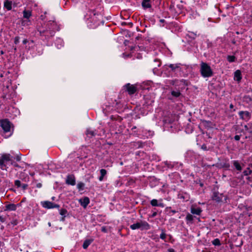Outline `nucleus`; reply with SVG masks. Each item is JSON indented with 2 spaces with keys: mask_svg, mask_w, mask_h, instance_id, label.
Listing matches in <instances>:
<instances>
[{
  "mask_svg": "<svg viewBox=\"0 0 252 252\" xmlns=\"http://www.w3.org/2000/svg\"><path fill=\"white\" fill-rule=\"evenodd\" d=\"M86 22L90 28H95L101 22V15L95 11L94 10L88 9L84 15Z\"/></svg>",
  "mask_w": 252,
  "mask_h": 252,
  "instance_id": "f257e3e1",
  "label": "nucleus"
},
{
  "mask_svg": "<svg viewBox=\"0 0 252 252\" xmlns=\"http://www.w3.org/2000/svg\"><path fill=\"white\" fill-rule=\"evenodd\" d=\"M59 30L56 23L54 21H49L47 24V28L45 31H39L40 33H45V36H52L54 35L55 31Z\"/></svg>",
  "mask_w": 252,
  "mask_h": 252,
  "instance_id": "f03ea898",
  "label": "nucleus"
},
{
  "mask_svg": "<svg viewBox=\"0 0 252 252\" xmlns=\"http://www.w3.org/2000/svg\"><path fill=\"white\" fill-rule=\"evenodd\" d=\"M200 73L201 75L205 77H209L213 75V71L211 67L206 63L202 62L200 64Z\"/></svg>",
  "mask_w": 252,
  "mask_h": 252,
  "instance_id": "7ed1b4c3",
  "label": "nucleus"
},
{
  "mask_svg": "<svg viewBox=\"0 0 252 252\" xmlns=\"http://www.w3.org/2000/svg\"><path fill=\"white\" fill-rule=\"evenodd\" d=\"M13 158L9 154H3L0 158V167L2 169H4L5 166V164L8 162H11L13 160Z\"/></svg>",
  "mask_w": 252,
  "mask_h": 252,
  "instance_id": "20e7f679",
  "label": "nucleus"
},
{
  "mask_svg": "<svg viewBox=\"0 0 252 252\" xmlns=\"http://www.w3.org/2000/svg\"><path fill=\"white\" fill-rule=\"evenodd\" d=\"M0 125L4 131V133L6 134L8 132H10L11 130V124L7 120H3L0 121ZM11 135L10 133L7 135H5V137H8Z\"/></svg>",
  "mask_w": 252,
  "mask_h": 252,
  "instance_id": "39448f33",
  "label": "nucleus"
},
{
  "mask_svg": "<svg viewBox=\"0 0 252 252\" xmlns=\"http://www.w3.org/2000/svg\"><path fill=\"white\" fill-rule=\"evenodd\" d=\"M130 227L132 230L139 228L148 229L149 228V225L146 221H140L131 225Z\"/></svg>",
  "mask_w": 252,
  "mask_h": 252,
  "instance_id": "423d86ee",
  "label": "nucleus"
},
{
  "mask_svg": "<svg viewBox=\"0 0 252 252\" xmlns=\"http://www.w3.org/2000/svg\"><path fill=\"white\" fill-rule=\"evenodd\" d=\"M42 206L45 208L51 209L59 207V206L57 204H55L50 201H44L42 202Z\"/></svg>",
  "mask_w": 252,
  "mask_h": 252,
  "instance_id": "0eeeda50",
  "label": "nucleus"
},
{
  "mask_svg": "<svg viewBox=\"0 0 252 252\" xmlns=\"http://www.w3.org/2000/svg\"><path fill=\"white\" fill-rule=\"evenodd\" d=\"M125 87L130 94L135 93L137 90L136 88L134 85H130V84H127L125 86Z\"/></svg>",
  "mask_w": 252,
  "mask_h": 252,
  "instance_id": "6e6552de",
  "label": "nucleus"
},
{
  "mask_svg": "<svg viewBox=\"0 0 252 252\" xmlns=\"http://www.w3.org/2000/svg\"><path fill=\"white\" fill-rule=\"evenodd\" d=\"M81 205L84 208H86L90 203V199L88 197H85L79 200Z\"/></svg>",
  "mask_w": 252,
  "mask_h": 252,
  "instance_id": "1a4fd4ad",
  "label": "nucleus"
},
{
  "mask_svg": "<svg viewBox=\"0 0 252 252\" xmlns=\"http://www.w3.org/2000/svg\"><path fill=\"white\" fill-rule=\"evenodd\" d=\"M66 183L68 185L74 186L75 184V179L73 175L67 176L66 179Z\"/></svg>",
  "mask_w": 252,
  "mask_h": 252,
  "instance_id": "9d476101",
  "label": "nucleus"
},
{
  "mask_svg": "<svg viewBox=\"0 0 252 252\" xmlns=\"http://www.w3.org/2000/svg\"><path fill=\"white\" fill-rule=\"evenodd\" d=\"M223 197L222 194H220L219 192H214L212 198L217 202H220L222 200Z\"/></svg>",
  "mask_w": 252,
  "mask_h": 252,
  "instance_id": "9b49d317",
  "label": "nucleus"
},
{
  "mask_svg": "<svg viewBox=\"0 0 252 252\" xmlns=\"http://www.w3.org/2000/svg\"><path fill=\"white\" fill-rule=\"evenodd\" d=\"M161 200H160V201H158V200L154 199L151 201V204L153 206H159V207H163L164 204H163V203H162L161 202Z\"/></svg>",
  "mask_w": 252,
  "mask_h": 252,
  "instance_id": "f8f14e48",
  "label": "nucleus"
},
{
  "mask_svg": "<svg viewBox=\"0 0 252 252\" xmlns=\"http://www.w3.org/2000/svg\"><path fill=\"white\" fill-rule=\"evenodd\" d=\"M191 213L193 214L199 215L202 212V210L200 207H195L192 206L191 208Z\"/></svg>",
  "mask_w": 252,
  "mask_h": 252,
  "instance_id": "ddd939ff",
  "label": "nucleus"
},
{
  "mask_svg": "<svg viewBox=\"0 0 252 252\" xmlns=\"http://www.w3.org/2000/svg\"><path fill=\"white\" fill-rule=\"evenodd\" d=\"M242 79L241 73L240 70H237L234 72V79L238 82L240 81Z\"/></svg>",
  "mask_w": 252,
  "mask_h": 252,
  "instance_id": "4468645a",
  "label": "nucleus"
},
{
  "mask_svg": "<svg viewBox=\"0 0 252 252\" xmlns=\"http://www.w3.org/2000/svg\"><path fill=\"white\" fill-rule=\"evenodd\" d=\"M94 239H86L84 242L83 245V248L84 249H86L93 242Z\"/></svg>",
  "mask_w": 252,
  "mask_h": 252,
  "instance_id": "2eb2a0df",
  "label": "nucleus"
},
{
  "mask_svg": "<svg viewBox=\"0 0 252 252\" xmlns=\"http://www.w3.org/2000/svg\"><path fill=\"white\" fill-rule=\"evenodd\" d=\"M150 0H143L142 5L144 8H149L151 7Z\"/></svg>",
  "mask_w": 252,
  "mask_h": 252,
  "instance_id": "dca6fc26",
  "label": "nucleus"
},
{
  "mask_svg": "<svg viewBox=\"0 0 252 252\" xmlns=\"http://www.w3.org/2000/svg\"><path fill=\"white\" fill-rule=\"evenodd\" d=\"M12 2L11 1L5 0L4 3V7L8 10L12 9Z\"/></svg>",
  "mask_w": 252,
  "mask_h": 252,
  "instance_id": "f3484780",
  "label": "nucleus"
},
{
  "mask_svg": "<svg viewBox=\"0 0 252 252\" xmlns=\"http://www.w3.org/2000/svg\"><path fill=\"white\" fill-rule=\"evenodd\" d=\"M239 115L242 119H246L248 118L249 116V113L248 112L245 111H240L239 113Z\"/></svg>",
  "mask_w": 252,
  "mask_h": 252,
  "instance_id": "a211bd4d",
  "label": "nucleus"
},
{
  "mask_svg": "<svg viewBox=\"0 0 252 252\" xmlns=\"http://www.w3.org/2000/svg\"><path fill=\"white\" fill-rule=\"evenodd\" d=\"M100 176L99 177V180L100 181H102L103 180V179H104V176L106 175L107 174V171L104 169H101L100 170Z\"/></svg>",
  "mask_w": 252,
  "mask_h": 252,
  "instance_id": "6ab92c4d",
  "label": "nucleus"
},
{
  "mask_svg": "<svg viewBox=\"0 0 252 252\" xmlns=\"http://www.w3.org/2000/svg\"><path fill=\"white\" fill-rule=\"evenodd\" d=\"M32 15V12L30 10H24L23 11V17L27 19H29Z\"/></svg>",
  "mask_w": 252,
  "mask_h": 252,
  "instance_id": "aec40b11",
  "label": "nucleus"
},
{
  "mask_svg": "<svg viewBox=\"0 0 252 252\" xmlns=\"http://www.w3.org/2000/svg\"><path fill=\"white\" fill-rule=\"evenodd\" d=\"M56 46L58 48H61L63 45V42L62 39L59 38L56 40Z\"/></svg>",
  "mask_w": 252,
  "mask_h": 252,
  "instance_id": "412c9836",
  "label": "nucleus"
},
{
  "mask_svg": "<svg viewBox=\"0 0 252 252\" xmlns=\"http://www.w3.org/2000/svg\"><path fill=\"white\" fill-rule=\"evenodd\" d=\"M6 209L10 211L16 210L17 207L16 205L14 204H8L6 206Z\"/></svg>",
  "mask_w": 252,
  "mask_h": 252,
  "instance_id": "4be33fe9",
  "label": "nucleus"
},
{
  "mask_svg": "<svg viewBox=\"0 0 252 252\" xmlns=\"http://www.w3.org/2000/svg\"><path fill=\"white\" fill-rule=\"evenodd\" d=\"M233 164L237 170L241 171L242 170L241 166L238 161H233Z\"/></svg>",
  "mask_w": 252,
  "mask_h": 252,
  "instance_id": "5701e85b",
  "label": "nucleus"
},
{
  "mask_svg": "<svg viewBox=\"0 0 252 252\" xmlns=\"http://www.w3.org/2000/svg\"><path fill=\"white\" fill-rule=\"evenodd\" d=\"M85 184L82 182H79L77 185V188L80 191L83 190Z\"/></svg>",
  "mask_w": 252,
  "mask_h": 252,
  "instance_id": "b1692460",
  "label": "nucleus"
},
{
  "mask_svg": "<svg viewBox=\"0 0 252 252\" xmlns=\"http://www.w3.org/2000/svg\"><path fill=\"white\" fill-rule=\"evenodd\" d=\"M86 134L88 136H93L94 135L95 133H94V131L93 130L89 128L87 130Z\"/></svg>",
  "mask_w": 252,
  "mask_h": 252,
  "instance_id": "393cba45",
  "label": "nucleus"
},
{
  "mask_svg": "<svg viewBox=\"0 0 252 252\" xmlns=\"http://www.w3.org/2000/svg\"><path fill=\"white\" fill-rule=\"evenodd\" d=\"M169 67L171 68L172 70H175L176 69L179 68V65L178 64H170Z\"/></svg>",
  "mask_w": 252,
  "mask_h": 252,
  "instance_id": "a878e982",
  "label": "nucleus"
},
{
  "mask_svg": "<svg viewBox=\"0 0 252 252\" xmlns=\"http://www.w3.org/2000/svg\"><path fill=\"white\" fill-rule=\"evenodd\" d=\"M171 94L173 96H174L176 97H179L181 95V93L178 91H173L171 92Z\"/></svg>",
  "mask_w": 252,
  "mask_h": 252,
  "instance_id": "bb28decb",
  "label": "nucleus"
},
{
  "mask_svg": "<svg viewBox=\"0 0 252 252\" xmlns=\"http://www.w3.org/2000/svg\"><path fill=\"white\" fill-rule=\"evenodd\" d=\"M212 244L215 246H220V241L218 238L214 239L212 241Z\"/></svg>",
  "mask_w": 252,
  "mask_h": 252,
  "instance_id": "cd10ccee",
  "label": "nucleus"
},
{
  "mask_svg": "<svg viewBox=\"0 0 252 252\" xmlns=\"http://www.w3.org/2000/svg\"><path fill=\"white\" fill-rule=\"evenodd\" d=\"M251 173L252 170L250 169V168H247V169L243 172L244 174L246 176L250 175Z\"/></svg>",
  "mask_w": 252,
  "mask_h": 252,
  "instance_id": "c85d7f7f",
  "label": "nucleus"
},
{
  "mask_svg": "<svg viewBox=\"0 0 252 252\" xmlns=\"http://www.w3.org/2000/svg\"><path fill=\"white\" fill-rule=\"evenodd\" d=\"M193 219V216L189 214H188L186 216V220L189 221H191Z\"/></svg>",
  "mask_w": 252,
  "mask_h": 252,
  "instance_id": "c756f323",
  "label": "nucleus"
},
{
  "mask_svg": "<svg viewBox=\"0 0 252 252\" xmlns=\"http://www.w3.org/2000/svg\"><path fill=\"white\" fill-rule=\"evenodd\" d=\"M235 57L234 56H228L227 57V60L228 62L232 63L235 61Z\"/></svg>",
  "mask_w": 252,
  "mask_h": 252,
  "instance_id": "7c9ffc66",
  "label": "nucleus"
},
{
  "mask_svg": "<svg viewBox=\"0 0 252 252\" xmlns=\"http://www.w3.org/2000/svg\"><path fill=\"white\" fill-rule=\"evenodd\" d=\"M67 213L65 209H62L60 210V214L62 216H64Z\"/></svg>",
  "mask_w": 252,
  "mask_h": 252,
  "instance_id": "2f4dec72",
  "label": "nucleus"
},
{
  "mask_svg": "<svg viewBox=\"0 0 252 252\" xmlns=\"http://www.w3.org/2000/svg\"><path fill=\"white\" fill-rule=\"evenodd\" d=\"M160 238L162 240H165L166 238V234L164 232H162L160 235Z\"/></svg>",
  "mask_w": 252,
  "mask_h": 252,
  "instance_id": "473e14b6",
  "label": "nucleus"
},
{
  "mask_svg": "<svg viewBox=\"0 0 252 252\" xmlns=\"http://www.w3.org/2000/svg\"><path fill=\"white\" fill-rule=\"evenodd\" d=\"M15 185L17 187H20L21 186V182L19 180H16L15 181Z\"/></svg>",
  "mask_w": 252,
  "mask_h": 252,
  "instance_id": "72a5a7b5",
  "label": "nucleus"
},
{
  "mask_svg": "<svg viewBox=\"0 0 252 252\" xmlns=\"http://www.w3.org/2000/svg\"><path fill=\"white\" fill-rule=\"evenodd\" d=\"M240 139V137L239 135H236L234 136V139L236 141H238Z\"/></svg>",
  "mask_w": 252,
  "mask_h": 252,
  "instance_id": "f704fd0d",
  "label": "nucleus"
},
{
  "mask_svg": "<svg viewBox=\"0 0 252 252\" xmlns=\"http://www.w3.org/2000/svg\"><path fill=\"white\" fill-rule=\"evenodd\" d=\"M36 187L38 188H41L42 187V184L41 183H37L36 185Z\"/></svg>",
  "mask_w": 252,
  "mask_h": 252,
  "instance_id": "c9c22d12",
  "label": "nucleus"
},
{
  "mask_svg": "<svg viewBox=\"0 0 252 252\" xmlns=\"http://www.w3.org/2000/svg\"><path fill=\"white\" fill-rule=\"evenodd\" d=\"M27 187H28V185L27 184H23L22 186V187L23 189H26Z\"/></svg>",
  "mask_w": 252,
  "mask_h": 252,
  "instance_id": "e433bc0d",
  "label": "nucleus"
},
{
  "mask_svg": "<svg viewBox=\"0 0 252 252\" xmlns=\"http://www.w3.org/2000/svg\"><path fill=\"white\" fill-rule=\"evenodd\" d=\"M157 213L156 212H155L152 214L151 217L153 218L157 216Z\"/></svg>",
  "mask_w": 252,
  "mask_h": 252,
  "instance_id": "4c0bfd02",
  "label": "nucleus"
},
{
  "mask_svg": "<svg viewBox=\"0 0 252 252\" xmlns=\"http://www.w3.org/2000/svg\"><path fill=\"white\" fill-rule=\"evenodd\" d=\"M101 231H103V232H106V228L105 227H102L101 228Z\"/></svg>",
  "mask_w": 252,
  "mask_h": 252,
  "instance_id": "58836bf2",
  "label": "nucleus"
},
{
  "mask_svg": "<svg viewBox=\"0 0 252 252\" xmlns=\"http://www.w3.org/2000/svg\"><path fill=\"white\" fill-rule=\"evenodd\" d=\"M168 252H175V251H174V249H169L168 250Z\"/></svg>",
  "mask_w": 252,
  "mask_h": 252,
  "instance_id": "ea45409f",
  "label": "nucleus"
},
{
  "mask_svg": "<svg viewBox=\"0 0 252 252\" xmlns=\"http://www.w3.org/2000/svg\"><path fill=\"white\" fill-rule=\"evenodd\" d=\"M28 41L27 39H24L23 41V44H26L27 43Z\"/></svg>",
  "mask_w": 252,
  "mask_h": 252,
  "instance_id": "a19ab883",
  "label": "nucleus"
},
{
  "mask_svg": "<svg viewBox=\"0 0 252 252\" xmlns=\"http://www.w3.org/2000/svg\"><path fill=\"white\" fill-rule=\"evenodd\" d=\"M0 220L2 222L3 221V218L1 216H0Z\"/></svg>",
  "mask_w": 252,
  "mask_h": 252,
  "instance_id": "79ce46f5",
  "label": "nucleus"
},
{
  "mask_svg": "<svg viewBox=\"0 0 252 252\" xmlns=\"http://www.w3.org/2000/svg\"><path fill=\"white\" fill-rule=\"evenodd\" d=\"M230 107L231 108H232L233 107V105L232 104H231L230 105Z\"/></svg>",
  "mask_w": 252,
  "mask_h": 252,
  "instance_id": "37998d69",
  "label": "nucleus"
},
{
  "mask_svg": "<svg viewBox=\"0 0 252 252\" xmlns=\"http://www.w3.org/2000/svg\"><path fill=\"white\" fill-rule=\"evenodd\" d=\"M48 225H49V226H51V222H48Z\"/></svg>",
  "mask_w": 252,
  "mask_h": 252,
  "instance_id": "c03bdc74",
  "label": "nucleus"
},
{
  "mask_svg": "<svg viewBox=\"0 0 252 252\" xmlns=\"http://www.w3.org/2000/svg\"><path fill=\"white\" fill-rule=\"evenodd\" d=\"M155 62H159V61L158 60H155Z\"/></svg>",
  "mask_w": 252,
  "mask_h": 252,
  "instance_id": "a18cd8bd",
  "label": "nucleus"
},
{
  "mask_svg": "<svg viewBox=\"0 0 252 252\" xmlns=\"http://www.w3.org/2000/svg\"><path fill=\"white\" fill-rule=\"evenodd\" d=\"M172 212L173 213H176L175 211H172Z\"/></svg>",
  "mask_w": 252,
  "mask_h": 252,
  "instance_id": "49530a36",
  "label": "nucleus"
},
{
  "mask_svg": "<svg viewBox=\"0 0 252 252\" xmlns=\"http://www.w3.org/2000/svg\"><path fill=\"white\" fill-rule=\"evenodd\" d=\"M160 63H159L158 64V66H159L160 65Z\"/></svg>",
  "mask_w": 252,
  "mask_h": 252,
  "instance_id": "de8ad7c7",
  "label": "nucleus"
}]
</instances>
